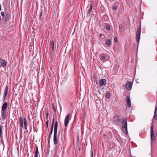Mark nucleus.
<instances>
[{
	"instance_id": "29",
	"label": "nucleus",
	"mask_w": 157,
	"mask_h": 157,
	"mask_svg": "<svg viewBox=\"0 0 157 157\" xmlns=\"http://www.w3.org/2000/svg\"><path fill=\"white\" fill-rule=\"evenodd\" d=\"M114 40L115 43L117 42V37H115L114 38Z\"/></svg>"
},
{
	"instance_id": "38",
	"label": "nucleus",
	"mask_w": 157,
	"mask_h": 157,
	"mask_svg": "<svg viewBox=\"0 0 157 157\" xmlns=\"http://www.w3.org/2000/svg\"><path fill=\"white\" fill-rule=\"evenodd\" d=\"M91 157H93V151H91Z\"/></svg>"
},
{
	"instance_id": "31",
	"label": "nucleus",
	"mask_w": 157,
	"mask_h": 157,
	"mask_svg": "<svg viewBox=\"0 0 157 157\" xmlns=\"http://www.w3.org/2000/svg\"><path fill=\"white\" fill-rule=\"evenodd\" d=\"M48 123H49V121L48 120L46 121V126L47 128L48 127Z\"/></svg>"
},
{
	"instance_id": "37",
	"label": "nucleus",
	"mask_w": 157,
	"mask_h": 157,
	"mask_svg": "<svg viewBox=\"0 0 157 157\" xmlns=\"http://www.w3.org/2000/svg\"><path fill=\"white\" fill-rule=\"evenodd\" d=\"M102 58L103 60H105V56H102Z\"/></svg>"
},
{
	"instance_id": "40",
	"label": "nucleus",
	"mask_w": 157,
	"mask_h": 157,
	"mask_svg": "<svg viewBox=\"0 0 157 157\" xmlns=\"http://www.w3.org/2000/svg\"><path fill=\"white\" fill-rule=\"evenodd\" d=\"M63 135H61V140H62L63 139Z\"/></svg>"
},
{
	"instance_id": "23",
	"label": "nucleus",
	"mask_w": 157,
	"mask_h": 157,
	"mask_svg": "<svg viewBox=\"0 0 157 157\" xmlns=\"http://www.w3.org/2000/svg\"><path fill=\"white\" fill-rule=\"evenodd\" d=\"M3 128V126L2 125H1L0 126V137H2V130Z\"/></svg>"
},
{
	"instance_id": "26",
	"label": "nucleus",
	"mask_w": 157,
	"mask_h": 157,
	"mask_svg": "<svg viewBox=\"0 0 157 157\" xmlns=\"http://www.w3.org/2000/svg\"><path fill=\"white\" fill-rule=\"evenodd\" d=\"M42 11H41V12L40 13V16H39V19L40 20L41 19V17H42Z\"/></svg>"
},
{
	"instance_id": "32",
	"label": "nucleus",
	"mask_w": 157,
	"mask_h": 157,
	"mask_svg": "<svg viewBox=\"0 0 157 157\" xmlns=\"http://www.w3.org/2000/svg\"><path fill=\"white\" fill-rule=\"evenodd\" d=\"M35 153H39L38 147H37V148H36V150Z\"/></svg>"
},
{
	"instance_id": "15",
	"label": "nucleus",
	"mask_w": 157,
	"mask_h": 157,
	"mask_svg": "<svg viewBox=\"0 0 157 157\" xmlns=\"http://www.w3.org/2000/svg\"><path fill=\"white\" fill-rule=\"evenodd\" d=\"M114 121L117 123H119L120 121V119L119 116H115L113 117Z\"/></svg>"
},
{
	"instance_id": "9",
	"label": "nucleus",
	"mask_w": 157,
	"mask_h": 157,
	"mask_svg": "<svg viewBox=\"0 0 157 157\" xmlns=\"http://www.w3.org/2000/svg\"><path fill=\"white\" fill-rule=\"evenodd\" d=\"M1 116L2 119L4 121L8 117V113L5 111L2 110Z\"/></svg>"
},
{
	"instance_id": "27",
	"label": "nucleus",
	"mask_w": 157,
	"mask_h": 157,
	"mask_svg": "<svg viewBox=\"0 0 157 157\" xmlns=\"http://www.w3.org/2000/svg\"><path fill=\"white\" fill-rule=\"evenodd\" d=\"M46 116H47V120H48V117H49V113L48 111H47V113H46Z\"/></svg>"
},
{
	"instance_id": "7",
	"label": "nucleus",
	"mask_w": 157,
	"mask_h": 157,
	"mask_svg": "<svg viewBox=\"0 0 157 157\" xmlns=\"http://www.w3.org/2000/svg\"><path fill=\"white\" fill-rule=\"evenodd\" d=\"M70 114H68L65 118L64 123L65 127H67L68 124L70 120Z\"/></svg>"
},
{
	"instance_id": "21",
	"label": "nucleus",
	"mask_w": 157,
	"mask_h": 157,
	"mask_svg": "<svg viewBox=\"0 0 157 157\" xmlns=\"http://www.w3.org/2000/svg\"><path fill=\"white\" fill-rule=\"evenodd\" d=\"M58 122L57 121H56L55 123L54 127V131H57L58 129Z\"/></svg>"
},
{
	"instance_id": "41",
	"label": "nucleus",
	"mask_w": 157,
	"mask_h": 157,
	"mask_svg": "<svg viewBox=\"0 0 157 157\" xmlns=\"http://www.w3.org/2000/svg\"><path fill=\"white\" fill-rule=\"evenodd\" d=\"M101 36H102V35H101V34H100L99 35V37H101Z\"/></svg>"
},
{
	"instance_id": "10",
	"label": "nucleus",
	"mask_w": 157,
	"mask_h": 157,
	"mask_svg": "<svg viewBox=\"0 0 157 157\" xmlns=\"http://www.w3.org/2000/svg\"><path fill=\"white\" fill-rule=\"evenodd\" d=\"M126 106L128 107H131V100L130 98L128 96H127L126 98Z\"/></svg>"
},
{
	"instance_id": "14",
	"label": "nucleus",
	"mask_w": 157,
	"mask_h": 157,
	"mask_svg": "<svg viewBox=\"0 0 157 157\" xmlns=\"http://www.w3.org/2000/svg\"><path fill=\"white\" fill-rule=\"evenodd\" d=\"M8 107V103L7 102H5L3 105L2 108V110L5 111Z\"/></svg>"
},
{
	"instance_id": "3",
	"label": "nucleus",
	"mask_w": 157,
	"mask_h": 157,
	"mask_svg": "<svg viewBox=\"0 0 157 157\" xmlns=\"http://www.w3.org/2000/svg\"><path fill=\"white\" fill-rule=\"evenodd\" d=\"M153 126L152 125L151 127V144H154L156 140V137L153 132Z\"/></svg>"
},
{
	"instance_id": "19",
	"label": "nucleus",
	"mask_w": 157,
	"mask_h": 157,
	"mask_svg": "<svg viewBox=\"0 0 157 157\" xmlns=\"http://www.w3.org/2000/svg\"><path fill=\"white\" fill-rule=\"evenodd\" d=\"M10 17H11V15L10 13H8L6 14V18L5 19V21L6 22L8 21L10 18Z\"/></svg>"
},
{
	"instance_id": "13",
	"label": "nucleus",
	"mask_w": 157,
	"mask_h": 157,
	"mask_svg": "<svg viewBox=\"0 0 157 157\" xmlns=\"http://www.w3.org/2000/svg\"><path fill=\"white\" fill-rule=\"evenodd\" d=\"M0 61L1 66L3 67H5L7 64L6 62L3 59L1 58Z\"/></svg>"
},
{
	"instance_id": "39",
	"label": "nucleus",
	"mask_w": 157,
	"mask_h": 157,
	"mask_svg": "<svg viewBox=\"0 0 157 157\" xmlns=\"http://www.w3.org/2000/svg\"><path fill=\"white\" fill-rule=\"evenodd\" d=\"M53 109L54 111L56 112V110L55 108L54 107L53 108Z\"/></svg>"
},
{
	"instance_id": "22",
	"label": "nucleus",
	"mask_w": 157,
	"mask_h": 157,
	"mask_svg": "<svg viewBox=\"0 0 157 157\" xmlns=\"http://www.w3.org/2000/svg\"><path fill=\"white\" fill-rule=\"evenodd\" d=\"M106 44L108 46H110L111 45V41L109 39H107L105 41Z\"/></svg>"
},
{
	"instance_id": "12",
	"label": "nucleus",
	"mask_w": 157,
	"mask_h": 157,
	"mask_svg": "<svg viewBox=\"0 0 157 157\" xmlns=\"http://www.w3.org/2000/svg\"><path fill=\"white\" fill-rule=\"evenodd\" d=\"M157 119V107L156 106L155 108L154 115L152 121L156 120Z\"/></svg>"
},
{
	"instance_id": "36",
	"label": "nucleus",
	"mask_w": 157,
	"mask_h": 157,
	"mask_svg": "<svg viewBox=\"0 0 157 157\" xmlns=\"http://www.w3.org/2000/svg\"><path fill=\"white\" fill-rule=\"evenodd\" d=\"M7 96V95H6L4 94V97L3 98V100H5V99H6Z\"/></svg>"
},
{
	"instance_id": "35",
	"label": "nucleus",
	"mask_w": 157,
	"mask_h": 157,
	"mask_svg": "<svg viewBox=\"0 0 157 157\" xmlns=\"http://www.w3.org/2000/svg\"><path fill=\"white\" fill-rule=\"evenodd\" d=\"M38 153H35L34 157H38Z\"/></svg>"
},
{
	"instance_id": "24",
	"label": "nucleus",
	"mask_w": 157,
	"mask_h": 157,
	"mask_svg": "<svg viewBox=\"0 0 157 157\" xmlns=\"http://www.w3.org/2000/svg\"><path fill=\"white\" fill-rule=\"evenodd\" d=\"M57 131H54V137H57Z\"/></svg>"
},
{
	"instance_id": "5",
	"label": "nucleus",
	"mask_w": 157,
	"mask_h": 157,
	"mask_svg": "<svg viewBox=\"0 0 157 157\" xmlns=\"http://www.w3.org/2000/svg\"><path fill=\"white\" fill-rule=\"evenodd\" d=\"M133 82H132L128 81L125 85L126 89L128 90H130L132 88Z\"/></svg>"
},
{
	"instance_id": "2",
	"label": "nucleus",
	"mask_w": 157,
	"mask_h": 157,
	"mask_svg": "<svg viewBox=\"0 0 157 157\" xmlns=\"http://www.w3.org/2000/svg\"><path fill=\"white\" fill-rule=\"evenodd\" d=\"M122 130L123 132L126 135L128 134L127 122L126 119L123 120L122 123Z\"/></svg>"
},
{
	"instance_id": "6",
	"label": "nucleus",
	"mask_w": 157,
	"mask_h": 157,
	"mask_svg": "<svg viewBox=\"0 0 157 157\" xmlns=\"http://www.w3.org/2000/svg\"><path fill=\"white\" fill-rule=\"evenodd\" d=\"M53 142L54 144L56 145V150H59V146L58 144V140L57 137H53Z\"/></svg>"
},
{
	"instance_id": "34",
	"label": "nucleus",
	"mask_w": 157,
	"mask_h": 157,
	"mask_svg": "<svg viewBox=\"0 0 157 157\" xmlns=\"http://www.w3.org/2000/svg\"><path fill=\"white\" fill-rule=\"evenodd\" d=\"M113 9L114 10H116L117 9V7L116 6H113Z\"/></svg>"
},
{
	"instance_id": "30",
	"label": "nucleus",
	"mask_w": 157,
	"mask_h": 157,
	"mask_svg": "<svg viewBox=\"0 0 157 157\" xmlns=\"http://www.w3.org/2000/svg\"><path fill=\"white\" fill-rule=\"evenodd\" d=\"M1 15L2 17H4V13L3 11H2L1 12Z\"/></svg>"
},
{
	"instance_id": "18",
	"label": "nucleus",
	"mask_w": 157,
	"mask_h": 157,
	"mask_svg": "<svg viewBox=\"0 0 157 157\" xmlns=\"http://www.w3.org/2000/svg\"><path fill=\"white\" fill-rule=\"evenodd\" d=\"M116 132L117 134L115 136V138L118 142H120L121 140V138L120 136L117 134V131H116Z\"/></svg>"
},
{
	"instance_id": "4",
	"label": "nucleus",
	"mask_w": 157,
	"mask_h": 157,
	"mask_svg": "<svg viewBox=\"0 0 157 157\" xmlns=\"http://www.w3.org/2000/svg\"><path fill=\"white\" fill-rule=\"evenodd\" d=\"M141 31V26H140L137 29L136 34V40L138 44L140 38Z\"/></svg>"
},
{
	"instance_id": "42",
	"label": "nucleus",
	"mask_w": 157,
	"mask_h": 157,
	"mask_svg": "<svg viewBox=\"0 0 157 157\" xmlns=\"http://www.w3.org/2000/svg\"><path fill=\"white\" fill-rule=\"evenodd\" d=\"M1 10V5L0 4V11Z\"/></svg>"
},
{
	"instance_id": "8",
	"label": "nucleus",
	"mask_w": 157,
	"mask_h": 157,
	"mask_svg": "<svg viewBox=\"0 0 157 157\" xmlns=\"http://www.w3.org/2000/svg\"><path fill=\"white\" fill-rule=\"evenodd\" d=\"M54 119L53 118L52 122V126L51 128V131L49 134V135L48 136V142H49L50 140V139L51 136V135L52 134L53 129V127H54Z\"/></svg>"
},
{
	"instance_id": "16",
	"label": "nucleus",
	"mask_w": 157,
	"mask_h": 157,
	"mask_svg": "<svg viewBox=\"0 0 157 157\" xmlns=\"http://www.w3.org/2000/svg\"><path fill=\"white\" fill-rule=\"evenodd\" d=\"M87 8L88 9V11L87 14L88 15L90 14V12L92 11L93 8L92 4L90 5L89 6H87Z\"/></svg>"
},
{
	"instance_id": "17",
	"label": "nucleus",
	"mask_w": 157,
	"mask_h": 157,
	"mask_svg": "<svg viewBox=\"0 0 157 157\" xmlns=\"http://www.w3.org/2000/svg\"><path fill=\"white\" fill-rule=\"evenodd\" d=\"M50 44L51 48L52 49V51H54V41L53 40H51L50 42Z\"/></svg>"
},
{
	"instance_id": "25",
	"label": "nucleus",
	"mask_w": 157,
	"mask_h": 157,
	"mask_svg": "<svg viewBox=\"0 0 157 157\" xmlns=\"http://www.w3.org/2000/svg\"><path fill=\"white\" fill-rule=\"evenodd\" d=\"M106 28L108 30H110V26L109 25H107L106 26Z\"/></svg>"
},
{
	"instance_id": "28",
	"label": "nucleus",
	"mask_w": 157,
	"mask_h": 157,
	"mask_svg": "<svg viewBox=\"0 0 157 157\" xmlns=\"http://www.w3.org/2000/svg\"><path fill=\"white\" fill-rule=\"evenodd\" d=\"M110 94L109 93H107L106 94V96L107 98H109L110 97Z\"/></svg>"
},
{
	"instance_id": "1",
	"label": "nucleus",
	"mask_w": 157,
	"mask_h": 157,
	"mask_svg": "<svg viewBox=\"0 0 157 157\" xmlns=\"http://www.w3.org/2000/svg\"><path fill=\"white\" fill-rule=\"evenodd\" d=\"M18 121L19 123L20 126L22 128L23 127L24 123L25 128V129H27L28 121L25 117H24V118H23L22 117H20L19 118Z\"/></svg>"
},
{
	"instance_id": "20",
	"label": "nucleus",
	"mask_w": 157,
	"mask_h": 157,
	"mask_svg": "<svg viewBox=\"0 0 157 157\" xmlns=\"http://www.w3.org/2000/svg\"><path fill=\"white\" fill-rule=\"evenodd\" d=\"M8 86L7 85L6 86V88L5 89L4 91V94L6 95H7L8 92Z\"/></svg>"
},
{
	"instance_id": "33",
	"label": "nucleus",
	"mask_w": 157,
	"mask_h": 157,
	"mask_svg": "<svg viewBox=\"0 0 157 157\" xmlns=\"http://www.w3.org/2000/svg\"><path fill=\"white\" fill-rule=\"evenodd\" d=\"M123 26L121 25H120L119 26V28L120 29H122L123 28Z\"/></svg>"
},
{
	"instance_id": "11",
	"label": "nucleus",
	"mask_w": 157,
	"mask_h": 157,
	"mask_svg": "<svg viewBox=\"0 0 157 157\" xmlns=\"http://www.w3.org/2000/svg\"><path fill=\"white\" fill-rule=\"evenodd\" d=\"M99 84L100 86L101 87L106 84V81L105 79H101L99 81Z\"/></svg>"
}]
</instances>
